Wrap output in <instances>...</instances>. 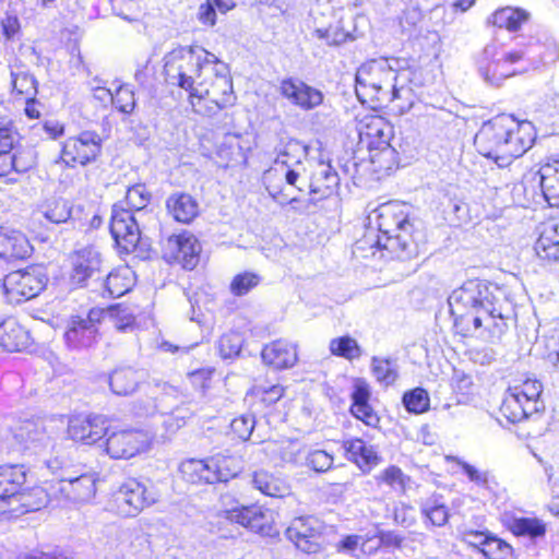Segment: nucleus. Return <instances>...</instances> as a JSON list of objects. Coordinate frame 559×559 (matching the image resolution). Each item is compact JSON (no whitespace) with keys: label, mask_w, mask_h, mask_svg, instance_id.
<instances>
[{"label":"nucleus","mask_w":559,"mask_h":559,"mask_svg":"<svg viewBox=\"0 0 559 559\" xmlns=\"http://www.w3.org/2000/svg\"><path fill=\"white\" fill-rule=\"evenodd\" d=\"M454 326L468 335L483 325L492 337L500 338L508 330L511 306L502 289L478 278L464 282L448 298Z\"/></svg>","instance_id":"f257e3e1"},{"label":"nucleus","mask_w":559,"mask_h":559,"mask_svg":"<svg viewBox=\"0 0 559 559\" xmlns=\"http://www.w3.org/2000/svg\"><path fill=\"white\" fill-rule=\"evenodd\" d=\"M535 140L536 130L532 122L499 115L481 124L474 144L484 157L495 160L499 167H506L523 156Z\"/></svg>","instance_id":"f03ea898"},{"label":"nucleus","mask_w":559,"mask_h":559,"mask_svg":"<svg viewBox=\"0 0 559 559\" xmlns=\"http://www.w3.org/2000/svg\"><path fill=\"white\" fill-rule=\"evenodd\" d=\"M217 57L199 46L178 47L164 57L166 82L188 93L189 103L204 99Z\"/></svg>","instance_id":"7ed1b4c3"},{"label":"nucleus","mask_w":559,"mask_h":559,"mask_svg":"<svg viewBox=\"0 0 559 559\" xmlns=\"http://www.w3.org/2000/svg\"><path fill=\"white\" fill-rule=\"evenodd\" d=\"M379 234L369 233L364 242L386 250L392 258L408 260L417 254V245L413 239V224L409 221L408 206L405 203L388 202L376 211Z\"/></svg>","instance_id":"20e7f679"},{"label":"nucleus","mask_w":559,"mask_h":559,"mask_svg":"<svg viewBox=\"0 0 559 559\" xmlns=\"http://www.w3.org/2000/svg\"><path fill=\"white\" fill-rule=\"evenodd\" d=\"M151 198L145 185L136 183L128 188L124 201L112 206L109 229L116 245L122 251L133 252L141 246L142 237L136 214H141Z\"/></svg>","instance_id":"39448f33"},{"label":"nucleus","mask_w":559,"mask_h":559,"mask_svg":"<svg viewBox=\"0 0 559 559\" xmlns=\"http://www.w3.org/2000/svg\"><path fill=\"white\" fill-rule=\"evenodd\" d=\"M396 71L385 58L371 59L356 72L355 92L362 104L383 106L400 98Z\"/></svg>","instance_id":"423d86ee"},{"label":"nucleus","mask_w":559,"mask_h":559,"mask_svg":"<svg viewBox=\"0 0 559 559\" xmlns=\"http://www.w3.org/2000/svg\"><path fill=\"white\" fill-rule=\"evenodd\" d=\"M47 282L48 277L43 266L29 265L8 273L3 277V290L10 302L20 304L38 296Z\"/></svg>","instance_id":"0eeeda50"},{"label":"nucleus","mask_w":559,"mask_h":559,"mask_svg":"<svg viewBox=\"0 0 559 559\" xmlns=\"http://www.w3.org/2000/svg\"><path fill=\"white\" fill-rule=\"evenodd\" d=\"M115 501L123 515L135 516L157 501V493L152 485L129 478L116 491Z\"/></svg>","instance_id":"6e6552de"},{"label":"nucleus","mask_w":559,"mask_h":559,"mask_svg":"<svg viewBox=\"0 0 559 559\" xmlns=\"http://www.w3.org/2000/svg\"><path fill=\"white\" fill-rule=\"evenodd\" d=\"M105 318V309L92 308L85 317L72 316L63 334L67 346L71 349L91 347L98 336V325Z\"/></svg>","instance_id":"1a4fd4ad"},{"label":"nucleus","mask_w":559,"mask_h":559,"mask_svg":"<svg viewBox=\"0 0 559 559\" xmlns=\"http://www.w3.org/2000/svg\"><path fill=\"white\" fill-rule=\"evenodd\" d=\"M323 523L314 516H299L292 521L286 528V537L306 554H316L320 550V540L323 533Z\"/></svg>","instance_id":"9d476101"},{"label":"nucleus","mask_w":559,"mask_h":559,"mask_svg":"<svg viewBox=\"0 0 559 559\" xmlns=\"http://www.w3.org/2000/svg\"><path fill=\"white\" fill-rule=\"evenodd\" d=\"M102 150V139L94 131H84L78 138L68 139L61 151V159L68 166L75 163L86 165L94 160Z\"/></svg>","instance_id":"9b49d317"},{"label":"nucleus","mask_w":559,"mask_h":559,"mask_svg":"<svg viewBox=\"0 0 559 559\" xmlns=\"http://www.w3.org/2000/svg\"><path fill=\"white\" fill-rule=\"evenodd\" d=\"M225 513L227 520L238 523L252 532L263 536H272L275 534L273 512L261 506L236 507L226 510Z\"/></svg>","instance_id":"f8f14e48"},{"label":"nucleus","mask_w":559,"mask_h":559,"mask_svg":"<svg viewBox=\"0 0 559 559\" xmlns=\"http://www.w3.org/2000/svg\"><path fill=\"white\" fill-rule=\"evenodd\" d=\"M147 436L136 429L114 431L107 436L106 451L116 460H129L145 451Z\"/></svg>","instance_id":"ddd939ff"},{"label":"nucleus","mask_w":559,"mask_h":559,"mask_svg":"<svg viewBox=\"0 0 559 559\" xmlns=\"http://www.w3.org/2000/svg\"><path fill=\"white\" fill-rule=\"evenodd\" d=\"M26 481V468L20 464L0 466V518L16 512L15 498Z\"/></svg>","instance_id":"4468645a"},{"label":"nucleus","mask_w":559,"mask_h":559,"mask_svg":"<svg viewBox=\"0 0 559 559\" xmlns=\"http://www.w3.org/2000/svg\"><path fill=\"white\" fill-rule=\"evenodd\" d=\"M70 282L73 286H86L87 281L102 272V254L91 246L76 250L71 255Z\"/></svg>","instance_id":"2eb2a0df"},{"label":"nucleus","mask_w":559,"mask_h":559,"mask_svg":"<svg viewBox=\"0 0 559 559\" xmlns=\"http://www.w3.org/2000/svg\"><path fill=\"white\" fill-rule=\"evenodd\" d=\"M364 21L365 17L360 15L352 16L348 21L342 17L336 24L314 28L312 36L323 40L330 47L341 46L362 37L364 33L359 29L358 25Z\"/></svg>","instance_id":"dca6fc26"},{"label":"nucleus","mask_w":559,"mask_h":559,"mask_svg":"<svg viewBox=\"0 0 559 559\" xmlns=\"http://www.w3.org/2000/svg\"><path fill=\"white\" fill-rule=\"evenodd\" d=\"M205 98H210L218 110L233 106L236 100L228 66L218 58L211 73L209 93Z\"/></svg>","instance_id":"f3484780"},{"label":"nucleus","mask_w":559,"mask_h":559,"mask_svg":"<svg viewBox=\"0 0 559 559\" xmlns=\"http://www.w3.org/2000/svg\"><path fill=\"white\" fill-rule=\"evenodd\" d=\"M147 379L148 371L144 368L119 366L109 373L108 383L114 394L129 396L135 393Z\"/></svg>","instance_id":"a211bd4d"},{"label":"nucleus","mask_w":559,"mask_h":559,"mask_svg":"<svg viewBox=\"0 0 559 559\" xmlns=\"http://www.w3.org/2000/svg\"><path fill=\"white\" fill-rule=\"evenodd\" d=\"M478 71L486 83L496 87L500 86L507 78L515 74V71L509 68L506 61L498 58L495 45H487L484 48Z\"/></svg>","instance_id":"6ab92c4d"},{"label":"nucleus","mask_w":559,"mask_h":559,"mask_svg":"<svg viewBox=\"0 0 559 559\" xmlns=\"http://www.w3.org/2000/svg\"><path fill=\"white\" fill-rule=\"evenodd\" d=\"M57 490L70 501L86 502L95 496L96 476L92 473H85L76 477L61 478Z\"/></svg>","instance_id":"aec40b11"},{"label":"nucleus","mask_w":559,"mask_h":559,"mask_svg":"<svg viewBox=\"0 0 559 559\" xmlns=\"http://www.w3.org/2000/svg\"><path fill=\"white\" fill-rule=\"evenodd\" d=\"M33 343L29 332L14 318L0 323V348L7 352H22Z\"/></svg>","instance_id":"412c9836"},{"label":"nucleus","mask_w":559,"mask_h":559,"mask_svg":"<svg viewBox=\"0 0 559 559\" xmlns=\"http://www.w3.org/2000/svg\"><path fill=\"white\" fill-rule=\"evenodd\" d=\"M264 364L275 369H287L297 362L296 346L284 340H276L265 345L261 352Z\"/></svg>","instance_id":"4be33fe9"},{"label":"nucleus","mask_w":559,"mask_h":559,"mask_svg":"<svg viewBox=\"0 0 559 559\" xmlns=\"http://www.w3.org/2000/svg\"><path fill=\"white\" fill-rule=\"evenodd\" d=\"M33 247L26 236L19 230L0 229V258L7 262L25 259L31 255Z\"/></svg>","instance_id":"5701e85b"},{"label":"nucleus","mask_w":559,"mask_h":559,"mask_svg":"<svg viewBox=\"0 0 559 559\" xmlns=\"http://www.w3.org/2000/svg\"><path fill=\"white\" fill-rule=\"evenodd\" d=\"M251 484L254 489L272 498H285L292 493V487L284 477L266 469L253 472Z\"/></svg>","instance_id":"b1692460"},{"label":"nucleus","mask_w":559,"mask_h":559,"mask_svg":"<svg viewBox=\"0 0 559 559\" xmlns=\"http://www.w3.org/2000/svg\"><path fill=\"white\" fill-rule=\"evenodd\" d=\"M370 389L365 381H357L352 393L350 413L369 427H377L380 418L369 404Z\"/></svg>","instance_id":"393cba45"},{"label":"nucleus","mask_w":559,"mask_h":559,"mask_svg":"<svg viewBox=\"0 0 559 559\" xmlns=\"http://www.w3.org/2000/svg\"><path fill=\"white\" fill-rule=\"evenodd\" d=\"M167 212L177 222L188 224L199 213V204L195 199L186 192H175L166 200Z\"/></svg>","instance_id":"a878e982"},{"label":"nucleus","mask_w":559,"mask_h":559,"mask_svg":"<svg viewBox=\"0 0 559 559\" xmlns=\"http://www.w3.org/2000/svg\"><path fill=\"white\" fill-rule=\"evenodd\" d=\"M275 152L276 164H282L286 167H301L302 160L306 159L309 154V146L297 139H281L275 146Z\"/></svg>","instance_id":"bb28decb"},{"label":"nucleus","mask_w":559,"mask_h":559,"mask_svg":"<svg viewBox=\"0 0 559 559\" xmlns=\"http://www.w3.org/2000/svg\"><path fill=\"white\" fill-rule=\"evenodd\" d=\"M506 526L513 535L533 542L544 538L547 532L546 523L538 518L510 516L506 520Z\"/></svg>","instance_id":"cd10ccee"},{"label":"nucleus","mask_w":559,"mask_h":559,"mask_svg":"<svg viewBox=\"0 0 559 559\" xmlns=\"http://www.w3.org/2000/svg\"><path fill=\"white\" fill-rule=\"evenodd\" d=\"M284 394V388L280 384L275 385H254L248 397L250 399L251 409L258 416H266V408L277 403Z\"/></svg>","instance_id":"c85d7f7f"},{"label":"nucleus","mask_w":559,"mask_h":559,"mask_svg":"<svg viewBox=\"0 0 559 559\" xmlns=\"http://www.w3.org/2000/svg\"><path fill=\"white\" fill-rule=\"evenodd\" d=\"M37 213L47 222L58 225L74 218V206L70 200L52 198L45 201Z\"/></svg>","instance_id":"c756f323"},{"label":"nucleus","mask_w":559,"mask_h":559,"mask_svg":"<svg viewBox=\"0 0 559 559\" xmlns=\"http://www.w3.org/2000/svg\"><path fill=\"white\" fill-rule=\"evenodd\" d=\"M49 501V493L43 487H33L20 489L17 497L15 498L16 512H9L10 514L17 515L28 512L38 511L46 507Z\"/></svg>","instance_id":"7c9ffc66"},{"label":"nucleus","mask_w":559,"mask_h":559,"mask_svg":"<svg viewBox=\"0 0 559 559\" xmlns=\"http://www.w3.org/2000/svg\"><path fill=\"white\" fill-rule=\"evenodd\" d=\"M130 273L128 267L111 271L99 284V295L102 297L118 298L128 293L132 285Z\"/></svg>","instance_id":"2f4dec72"},{"label":"nucleus","mask_w":559,"mask_h":559,"mask_svg":"<svg viewBox=\"0 0 559 559\" xmlns=\"http://www.w3.org/2000/svg\"><path fill=\"white\" fill-rule=\"evenodd\" d=\"M391 133V127L380 117L371 118L370 122L359 130L360 140L366 142L369 152L381 147L382 141L390 143Z\"/></svg>","instance_id":"473e14b6"},{"label":"nucleus","mask_w":559,"mask_h":559,"mask_svg":"<svg viewBox=\"0 0 559 559\" xmlns=\"http://www.w3.org/2000/svg\"><path fill=\"white\" fill-rule=\"evenodd\" d=\"M343 448L348 460L356 463L360 468H370L378 464L379 457L372 447H368L359 438L345 440Z\"/></svg>","instance_id":"72a5a7b5"},{"label":"nucleus","mask_w":559,"mask_h":559,"mask_svg":"<svg viewBox=\"0 0 559 559\" xmlns=\"http://www.w3.org/2000/svg\"><path fill=\"white\" fill-rule=\"evenodd\" d=\"M340 185V177L331 165H322L309 183L311 194H319L321 199L330 197Z\"/></svg>","instance_id":"f704fd0d"},{"label":"nucleus","mask_w":559,"mask_h":559,"mask_svg":"<svg viewBox=\"0 0 559 559\" xmlns=\"http://www.w3.org/2000/svg\"><path fill=\"white\" fill-rule=\"evenodd\" d=\"M527 19L528 14L526 11L507 7L493 12L489 16L488 23H491L499 28H507L510 32H515L520 29L522 24L525 23Z\"/></svg>","instance_id":"c9c22d12"},{"label":"nucleus","mask_w":559,"mask_h":559,"mask_svg":"<svg viewBox=\"0 0 559 559\" xmlns=\"http://www.w3.org/2000/svg\"><path fill=\"white\" fill-rule=\"evenodd\" d=\"M372 373L377 381L388 386L393 384L399 378V364L393 358L372 357Z\"/></svg>","instance_id":"e433bc0d"},{"label":"nucleus","mask_w":559,"mask_h":559,"mask_svg":"<svg viewBox=\"0 0 559 559\" xmlns=\"http://www.w3.org/2000/svg\"><path fill=\"white\" fill-rule=\"evenodd\" d=\"M397 153L389 142L382 141V146L370 152V162L376 171L386 173L397 167Z\"/></svg>","instance_id":"4c0bfd02"},{"label":"nucleus","mask_w":559,"mask_h":559,"mask_svg":"<svg viewBox=\"0 0 559 559\" xmlns=\"http://www.w3.org/2000/svg\"><path fill=\"white\" fill-rule=\"evenodd\" d=\"M181 238L179 264H181L183 269L193 270L199 262L201 246L195 236L190 233L181 234Z\"/></svg>","instance_id":"58836bf2"},{"label":"nucleus","mask_w":559,"mask_h":559,"mask_svg":"<svg viewBox=\"0 0 559 559\" xmlns=\"http://www.w3.org/2000/svg\"><path fill=\"white\" fill-rule=\"evenodd\" d=\"M523 401V397L514 389L503 399L500 409L510 423H520L525 419Z\"/></svg>","instance_id":"ea45409f"},{"label":"nucleus","mask_w":559,"mask_h":559,"mask_svg":"<svg viewBox=\"0 0 559 559\" xmlns=\"http://www.w3.org/2000/svg\"><path fill=\"white\" fill-rule=\"evenodd\" d=\"M212 459L214 461V469H216L223 483L235 478L240 472V461L234 455L217 453Z\"/></svg>","instance_id":"a19ab883"},{"label":"nucleus","mask_w":559,"mask_h":559,"mask_svg":"<svg viewBox=\"0 0 559 559\" xmlns=\"http://www.w3.org/2000/svg\"><path fill=\"white\" fill-rule=\"evenodd\" d=\"M11 78L13 90L17 94L24 95L27 102L35 99L37 94V81L33 74L24 71H12Z\"/></svg>","instance_id":"79ce46f5"},{"label":"nucleus","mask_w":559,"mask_h":559,"mask_svg":"<svg viewBox=\"0 0 559 559\" xmlns=\"http://www.w3.org/2000/svg\"><path fill=\"white\" fill-rule=\"evenodd\" d=\"M163 399H154L142 407V403L139 404L138 413L143 416H152L156 413H160L165 416L163 425L166 431L174 433L181 428L179 423L171 416L166 408L162 405Z\"/></svg>","instance_id":"37998d69"},{"label":"nucleus","mask_w":559,"mask_h":559,"mask_svg":"<svg viewBox=\"0 0 559 559\" xmlns=\"http://www.w3.org/2000/svg\"><path fill=\"white\" fill-rule=\"evenodd\" d=\"M402 401L409 413L421 414L429 409V395L423 388H415L405 392Z\"/></svg>","instance_id":"c03bdc74"},{"label":"nucleus","mask_w":559,"mask_h":559,"mask_svg":"<svg viewBox=\"0 0 559 559\" xmlns=\"http://www.w3.org/2000/svg\"><path fill=\"white\" fill-rule=\"evenodd\" d=\"M513 552V547L509 543L492 533L485 543V548H481V554L488 559H512Z\"/></svg>","instance_id":"a18cd8bd"},{"label":"nucleus","mask_w":559,"mask_h":559,"mask_svg":"<svg viewBox=\"0 0 559 559\" xmlns=\"http://www.w3.org/2000/svg\"><path fill=\"white\" fill-rule=\"evenodd\" d=\"M420 511L435 526H443L449 520L448 508L436 498L424 501Z\"/></svg>","instance_id":"49530a36"},{"label":"nucleus","mask_w":559,"mask_h":559,"mask_svg":"<svg viewBox=\"0 0 559 559\" xmlns=\"http://www.w3.org/2000/svg\"><path fill=\"white\" fill-rule=\"evenodd\" d=\"M330 350L333 355L347 359H355L361 356V349L357 341L348 335L333 338L330 342Z\"/></svg>","instance_id":"de8ad7c7"},{"label":"nucleus","mask_w":559,"mask_h":559,"mask_svg":"<svg viewBox=\"0 0 559 559\" xmlns=\"http://www.w3.org/2000/svg\"><path fill=\"white\" fill-rule=\"evenodd\" d=\"M539 175V186L545 199H559V168L547 166Z\"/></svg>","instance_id":"09e8293b"},{"label":"nucleus","mask_w":559,"mask_h":559,"mask_svg":"<svg viewBox=\"0 0 559 559\" xmlns=\"http://www.w3.org/2000/svg\"><path fill=\"white\" fill-rule=\"evenodd\" d=\"M91 431L90 416H76L69 420L67 432L70 439L92 444V440H90Z\"/></svg>","instance_id":"8fccbe9b"},{"label":"nucleus","mask_w":559,"mask_h":559,"mask_svg":"<svg viewBox=\"0 0 559 559\" xmlns=\"http://www.w3.org/2000/svg\"><path fill=\"white\" fill-rule=\"evenodd\" d=\"M261 282V276L254 272H243L234 276L230 292L235 296H245Z\"/></svg>","instance_id":"3c124183"},{"label":"nucleus","mask_w":559,"mask_h":559,"mask_svg":"<svg viewBox=\"0 0 559 559\" xmlns=\"http://www.w3.org/2000/svg\"><path fill=\"white\" fill-rule=\"evenodd\" d=\"M258 415L251 409L250 413L243 414L230 423L231 432L239 439L246 441L253 432Z\"/></svg>","instance_id":"603ef678"},{"label":"nucleus","mask_w":559,"mask_h":559,"mask_svg":"<svg viewBox=\"0 0 559 559\" xmlns=\"http://www.w3.org/2000/svg\"><path fill=\"white\" fill-rule=\"evenodd\" d=\"M242 338L239 334H224L218 341V353L223 359H231L240 354Z\"/></svg>","instance_id":"864d4df0"},{"label":"nucleus","mask_w":559,"mask_h":559,"mask_svg":"<svg viewBox=\"0 0 559 559\" xmlns=\"http://www.w3.org/2000/svg\"><path fill=\"white\" fill-rule=\"evenodd\" d=\"M112 105L123 114H131L135 107L134 92L128 85H120L112 94Z\"/></svg>","instance_id":"5fc2aeb1"},{"label":"nucleus","mask_w":559,"mask_h":559,"mask_svg":"<svg viewBox=\"0 0 559 559\" xmlns=\"http://www.w3.org/2000/svg\"><path fill=\"white\" fill-rule=\"evenodd\" d=\"M323 100L324 94L320 90L311 85H308L305 82L300 93V100H298L297 107L305 111H309L320 106L323 103Z\"/></svg>","instance_id":"6e6d98bb"},{"label":"nucleus","mask_w":559,"mask_h":559,"mask_svg":"<svg viewBox=\"0 0 559 559\" xmlns=\"http://www.w3.org/2000/svg\"><path fill=\"white\" fill-rule=\"evenodd\" d=\"M381 481L390 486L394 491L403 492L406 488V481L409 480L397 466L385 468L379 476Z\"/></svg>","instance_id":"4d7b16f0"},{"label":"nucleus","mask_w":559,"mask_h":559,"mask_svg":"<svg viewBox=\"0 0 559 559\" xmlns=\"http://www.w3.org/2000/svg\"><path fill=\"white\" fill-rule=\"evenodd\" d=\"M304 84L305 82L298 78H286L281 81L280 94L290 104L297 106Z\"/></svg>","instance_id":"13d9d810"},{"label":"nucleus","mask_w":559,"mask_h":559,"mask_svg":"<svg viewBox=\"0 0 559 559\" xmlns=\"http://www.w3.org/2000/svg\"><path fill=\"white\" fill-rule=\"evenodd\" d=\"M106 314L114 319L115 328L122 332L132 328L135 321V318L128 312V309L121 308L120 305L105 309V316Z\"/></svg>","instance_id":"bf43d9fd"},{"label":"nucleus","mask_w":559,"mask_h":559,"mask_svg":"<svg viewBox=\"0 0 559 559\" xmlns=\"http://www.w3.org/2000/svg\"><path fill=\"white\" fill-rule=\"evenodd\" d=\"M373 542V538H366L364 539L362 536L359 535H346L344 536L336 545V550L338 552L347 554V555H354V552L358 549L360 546V549L362 552H366V547L368 546V543Z\"/></svg>","instance_id":"052dcab7"},{"label":"nucleus","mask_w":559,"mask_h":559,"mask_svg":"<svg viewBox=\"0 0 559 559\" xmlns=\"http://www.w3.org/2000/svg\"><path fill=\"white\" fill-rule=\"evenodd\" d=\"M180 473L191 484H202L203 460H187L180 464Z\"/></svg>","instance_id":"680f3d73"},{"label":"nucleus","mask_w":559,"mask_h":559,"mask_svg":"<svg viewBox=\"0 0 559 559\" xmlns=\"http://www.w3.org/2000/svg\"><path fill=\"white\" fill-rule=\"evenodd\" d=\"M307 466L318 473L329 471L333 465V456L323 450H314L307 456Z\"/></svg>","instance_id":"e2e57ef3"},{"label":"nucleus","mask_w":559,"mask_h":559,"mask_svg":"<svg viewBox=\"0 0 559 559\" xmlns=\"http://www.w3.org/2000/svg\"><path fill=\"white\" fill-rule=\"evenodd\" d=\"M376 537L377 544L374 549H379L381 547L400 549L402 548L403 542L405 540V537L395 531L379 530L376 534Z\"/></svg>","instance_id":"0e129e2a"},{"label":"nucleus","mask_w":559,"mask_h":559,"mask_svg":"<svg viewBox=\"0 0 559 559\" xmlns=\"http://www.w3.org/2000/svg\"><path fill=\"white\" fill-rule=\"evenodd\" d=\"M17 136L11 122L0 121V152H12Z\"/></svg>","instance_id":"69168bd1"},{"label":"nucleus","mask_w":559,"mask_h":559,"mask_svg":"<svg viewBox=\"0 0 559 559\" xmlns=\"http://www.w3.org/2000/svg\"><path fill=\"white\" fill-rule=\"evenodd\" d=\"M536 254L544 260L559 262V251L556 243L549 242V238L539 237L534 247Z\"/></svg>","instance_id":"338daca9"},{"label":"nucleus","mask_w":559,"mask_h":559,"mask_svg":"<svg viewBox=\"0 0 559 559\" xmlns=\"http://www.w3.org/2000/svg\"><path fill=\"white\" fill-rule=\"evenodd\" d=\"M14 171L25 173L35 163V152L32 148L16 150L13 153Z\"/></svg>","instance_id":"774afa93"}]
</instances>
